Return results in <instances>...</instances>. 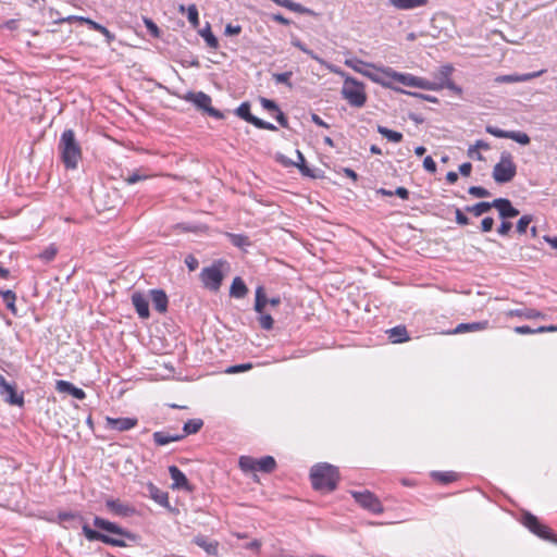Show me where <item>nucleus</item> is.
Here are the masks:
<instances>
[{
  "label": "nucleus",
  "mask_w": 557,
  "mask_h": 557,
  "mask_svg": "<svg viewBox=\"0 0 557 557\" xmlns=\"http://www.w3.org/2000/svg\"><path fill=\"white\" fill-rule=\"evenodd\" d=\"M494 226V219L491 216H486L481 222V230L482 232H491Z\"/></svg>",
  "instance_id": "69168bd1"
},
{
  "label": "nucleus",
  "mask_w": 557,
  "mask_h": 557,
  "mask_svg": "<svg viewBox=\"0 0 557 557\" xmlns=\"http://www.w3.org/2000/svg\"><path fill=\"white\" fill-rule=\"evenodd\" d=\"M236 115L246 122L252 124V121L257 117L250 113L249 102H243L235 111Z\"/></svg>",
  "instance_id": "4c0bfd02"
},
{
  "label": "nucleus",
  "mask_w": 557,
  "mask_h": 557,
  "mask_svg": "<svg viewBox=\"0 0 557 557\" xmlns=\"http://www.w3.org/2000/svg\"><path fill=\"white\" fill-rule=\"evenodd\" d=\"M258 471L270 473L276 467V461L272 456H264L260 459H257Z\"/></svg>",
  "instance_id": "2f4dec72"
},
{
  "label": "nucleus",
  "mask_w": 557,
  "mask_h": 557,
  "mask_svg": "<svg viewBox=\"0 0 557 557\" xmlns=\"http://www.w3.org/2000/svg\"><path fill=\"white\" fill-rule=\"evenodd\" d=\"M455 215H456L457 224L462 225V226L469 224V222H470L469 218L460 209H456Z\"/></svg>",
  "instance_id": "0e129e2a"
},
{
  "label": "nucleus",
  "mask_w": 557,
  "mask_h": 557,
  "mask_svg": "<svg viewBox=\"0 0 557 557\" xmlns=\"http://www.w3.org/2000/svg\"><path fill=\"white\" fill-rule=\"evenodd\" d=\"M432 478L443 484H448L458 479V474L454 471H433Z\"/></svg>",
  "instance_id": "473e14b6"
},
{
  "label": "nucleus",
  "mask_w": 557,
  "mask_h": 557,
  "mask_svg": "<svg viewBox=\"0 0 557 557\" xmlns=\"http://www.w3.org/2000/svg\"><path fill=\"white\" fill-rule=\"evenodd\" d=\"M0 395L5 403L22 407L24 405L23 394H17L14 385L7 382L5 377L0 373Z\"/></svg>",
  "instance_id": "9d476101"
},
{
  "label": "nucleus",
  "mask_w": 557,
  "mask_h": 557,
  "mask_svg": "<svg viewBox=\"0 0 557 557\" xmlns=\"http://www.w3.org/2000/svg\"><path fill=\"white\" fill-rule=\"evenodd\" d=\"M203 422L201 419H190L184 423L183 434L184 437L186 435L196 434L202 428Z\"/></svg>",
  "instance_id": "f704fd0d"
},
{
  "label": "nucleus",
  "mask_w": 557,
  "mask_h": 557,
  "mask_svg": "<svg viewBox=\"0 0 557 557\" xmlns=\"http://www.w3.org/2000/svg\"><path fill=\"white\" fill-rule=\"evenodd\" d=\"M341 94L355 108H361L367 102L366 86L351 76H345Z\"/></svg>",
  "instance_id": "20e7f679"
},
{
  "label": "nucleus",
  "mask_w": 557,
  "mask_h": 557,
  "mask_svg": "<svg viewBox=\"0 0 557 557\" xmlns=\"http://www.w3.org/2000/svg\"><path fill=\"white\" fill-rule=\"evenodd\" d=\"M187 99L189 101H191L199 109H202L203 111H206L207 108L211 104L210 96H208L207 94H205L202 91L191 92V94H189Z\"/></svg>",
  "instance_id": "b1692460"
},
{
  "label": "nucleus",
  "mask_w": 557,
  "mask_h": 557,
  "mask_svg": "<svg viewBox=\"0 0 557 557\" xmlns=\"http://www.w3.org/2000/svg\"><path fill=\"white\" fill-rule=\"evenodd\" d=\"M239 467L244 472L258 471L257 459L249 456L239 458Z\"/></svg>",
  "instance_id": "58836bf2"
},
{
  "label": "nucleus",
  "mask_w": 557,
  "mask_h": 557,
  "mask_svg": "<svg viewBox=\"0 0 557 557\" xmlns=\"http://www.w3.org/2000/svg\"><path fill=\"white\" fill-rule=\"evenodd\" d=\"M136 418H106V426L120 432L128 431L137 425Z\"/></svg>",
  "instance_id": "4468645a"
},
{
  "label": "nucleus",
  "mask_w": 557,
  "mask_h": 557,
  "mask_svg": "<svg viewBox=\"0 0 557 557\" xmlns=\"http://www.w3.org/2000/svg\"><path fill=\"white\" fill-rule=\"evenodd\" d=\"M145 25L149 32V34L153 37H159L160 30L159 27L149 18H145Z\"/></svg>",
  "instance_id": "bf43d9fd"
},
{
  "label": "nucleus",
  "mask_w": 557,
  "mask_h": 557,
  "mask_svg": "<svg viewBox=\"0 0 557 557\" xmlns=\"http://www.w3.org/2000/svg\"><path fill=\"white\" fill-rule=\"evenodd\" d=\"M268 304V298L264 294L263 286H258L256 289V300H255V310L258 313H262L264 311V307Z\"/></svg>",
  "instance_id": "e433bc0d"
},
{
  "label": "nucleus",
  "mask_w": 557,
  "mask_h": 557,
  "mask_svg": "<svg viewBox=\"0 0 557 557\" xmlns=\"http://www.w3.org/2000/svg\"><path fill=\"white\" fill-rule=\"evenodd\" d=\"M492 205H494V208L498 210L499 216L503 220L512 219L519 214V210L516 209L507 198L494 199Z\"/></svg>",
  "instance_id": "ddd939ff"
},
{
  "label": "nucleus",
  "mask_w": 557,
  "mask_h": 557,
  "mask_svg": "<svg viewBox=\"0 0 557 557\" xmlns=\"http://www.w3.org/2000/svg\"><path fill=\"white\" fill-rule=\"evenodd\" d=\"M509 135H510L509 139H512L520 145H529L530 144V137L527 133L519 132V131H510Z\"/></svg>",
  "instance_id": "c03bdc74"
},
{
  "label": "nucleus",
  "mask_w": 557,
  "mask_h": 557,
  "mask_svg": "<svg viewBox=\"0 0 557 557\" xmlns=\"http://www.w3.org/2000/svg\"><path fill=\"white\" fill-rule=\"evenodd\" d=\"M293 45L301 50L304 53L308 54L311 59L318 61L320 64H325V61L321 59L318 54H315L312 50L308 49L305 44L299 40L293 41Z\"/></svg>",
  "instance_id": "37998d69"
},
{
  "label": "nucleus",
  "mask_w": 557,
  "mask_h": 557,
  "mask_svg": "<svg viewBox=\"0 0 557 557\" xmlns=\"http://www.w3.org/2000/svg\"><path fill=\"white\" fill-rule=\"evenodd\" d=\"M488 327V321H480V322H471V323H460L458 324L451 334H462L468 332H480L486 330Z\"/></svg>",
  "instance_id": "412c9836"
},
{
  "label": "nucleus",
  "mask_w": 557,
  "mask_h": 557,
  "mask_svg": "<svg viewBox=\"0 0 557 557\" xmlns=\"http://www.w3.org/2000/svg\"><path fill=\"white\" fill-rule=\"evenodd\" d=\"M511 227H512L511 222L504 220L502 222V224L499 225V227L497 228V233L502 236H506L510 232Z\"/></svg>",
  "instance_id": "774afa93"
},
{
  "label": "nucleus",
  "mask_w": 557,
  "mask_h": 557,
  "mask_svg": "<svg viewBox=\"0 0 557 557\" xmlns=\"http://www.w3.org/2000/svg\"><path fill=\"white\" fill-rule=\"evenodd\" d=\"M392 343L398 344L409 341V335L405 326L398 325L387 331Z\"/></svg>",
  "instance_id": "5701e85b"
},
{
  "label": "nucleus",
  "mask_w": 557,
  "mask_h": 557,
  "mask_svg": "<svg viewBox=\"0 0 557 557\" xmlns=\"http://www.w3.org/2000/svg\"><path fill=\"white\" fill-rule=\"evenodd\" d=\"M251 368H252L251 363H242V364H235V366L228 367L225 372L234 374V373L245 372L247 370H250Z\"/></svg>",
  "instance_id": "5fc2aeb1"
},
{
  "label": "nucleus",
  "mask_w": 557,
  "mask_h": 557,
  "mask_svg": "<svg viewBox=\"0 0 557 557\" xmlns=\"http://www.w3.org/2000/svg\"><path fill=\"white\" fill-rule=\"evenodd\" d=\"M0 296L2 297L3 302L5 304L7 308L14 314H17V310L15 307V293L8 289V290H0Z\"/></svg>",
  "instance_id": "72a5a7b5"
},
{
  "label": "nucleus",
  "mask_w": 557,
  "mask_h": 557,
  "mask_svg": "<svg viewBox=\"0 0 557 557\" xmlns=\"http://www.w3.org/2000/svg\"><path fill=\"white\" fill-rule=\"evenodd\" d=\"M486 132L497 138H509L510 131H504L496 126L488 125L486 126Z\"/></svg>",
  "instance_id": "603ef678"
},
{
  "label": "nucleus",
  "mask_w": 557,
  "mask_h": 557,
  "mask_svg": "<svg viewBox=\"0 0 557 557\" xmlns=\"http://www.w3.org/2000/svg\"><path fill=\"white\" fill-rule=\"evenodd\" d=\"M381 73L385 76V79L391 78L408 87H417L418 85L419 77L413 76L412 74L399 73L391 67H383Z\"/></svg>",
  "instance_id": "f8f14e48"
},
{
  "label": "nucleus",
  "mask_w": 557,
  "mask_h": 557,
  "mask_svg": "<svg viewBox=\"0 0 557 557\" xmlns=\"http://www.w3.org/2000/svg\"><path fill=\"white\" fill-rule=\"evenodd\" d=\"M58 520L62 523H67L65 528H77V525L82 524L83 534L89 542L100 541L111 546L125 547L126 543L124 541V537L129 540L134 539V535L129 531L123 529L122 527L114 522H111L100 517H95L94 525L97 529L107 532L108 534L91 529L84 521V518L78 512H59Z\"/></svg>",
  "instance_id": "f257e3e1"
},
{
  "label": "nucleus",
  "mask_w": 557,
  "mask_h": 557,
  "mask_svg": "<svg viewBox=\"0 0 557 557\" xmlns=\"http://www.w3.org/2000/svg\"><path fill=\"white\" fill-rule=\"evenodd\" d=\"M544 71L525 73V74H508V75H499L495 77V83L497 84H513V83H522L529 82L533 78H536L543 74Z\"/></svg>",
  "instance_id": "2eb2a0df"
},
{
  "label": "nucleus",
  "mask_w": 557,
  "mask_h": 557,
  "mask_svg": "<svg viewBox=\"0 0 557 557\" xmlns=\"http://www.w3.org/2000/svg\"><path fill=\"white\" fill-rule=\"evenodd\" d=\"M259 314H260L259 315L260 326L267 331L271 330L273 327V323H274L273 318L270 314L264 313L263 311H262V313H259Z\"/></svg>",
  "instance_id": "de8ad7c7"
},
{
  "label": "nucleus",
  "mask_w": 557,
  "mask_h": 557,
  "mask_svg": "<svg viewBox=\"0 0 557 557\" xmlns=\"http://www.w3.org/2000/svg\"><path fill=\"white\" fill-rule=\"evenodd\" d=\"M185 264L189 271H195L198 268L199 262L193 255H188L185 258Z\"/></svg>",
  "instance_id": "338daca9"
},
{
  "label": "nucleus",
  "mask_w": 557,
  "mask_h": 557,
  "mask_svg": "<svg viewBox=\"0 0 557 557\" xmlns=\"http://www.w3.org/2000/svg\"><path fill=\"white\" fill-rule=\"evenodd\" d=\"M240 32H242V26L240 25L227 24L225 26L224 34L226 36H236L238 34H240Z\"/></svg>",
  "instance_id": "e2e57ef3"
},
{
  "label": "nucleus",
  "mask_w": 557,
  "mask_h": 557,
  "mask_svg": "<svg viewBox=\"0 0 557 557\" xmlns=\"http://www.w3.org/2000/svg\"><path fill=\"white\" fill-rule=\"evenodd\" d=\"M293 75V72H283V73H273L272 78L276 84H285L289 88L293 87V84L290 83V77Z\"/></svg>",
  "instance_id": "79ce46f5"
},
{
  "label": "nucleus",
  "mask_w": 557,
  "mask_h": 557,
  "mask_svg": "<svg viewBox=\"0 0 557 557\" xmlns=\"http://www.w3.org/2000/svg\"><path fill=\"white\" fill-rule=\"evenodd\" d=\"M132 304H133L137 314L139 315V318H141V319L149 318V315H150L149 301L144 294L138 293V292L134 293L132 295Z\"/></svg>",
  "instance_id": "f3484780"
},
{
  "label": "nucleus",
  "mask_w": 557,
  "mask_h": 557,
  "mask_svg": "<svg viewBox=\"0 0 557 557\" xmlns=\"http://www.w3.org/2000/svg\"><path fill=\"white\" fill-rule=\"evenodd\" d=\"M230 237H231V242L234 246L236 247H244V246H247L249 245V239L247 236L245 235H240V234H230Z\"/></svg>",
  "instance_id": "3c124183"
},
{
  "label": "nucleus",
  "mask_w": 557,
  "mask_h": 557,
  "mask_svg": "<svg viewBox=\"0 0 557 557\" xmlns=\"http://www.w3.org/2000/svg\"><path fill=\"white\" fill-rule=\"evenodd\" d=\"M417 88H422L426 90H437V82H429L424 78L419 77Z\"/></svg>",
  "instance_id": "6e6d98bb"
},
{
  "label": "nucleus",
  "mask_w": 557,
  "mask_h": 557,
  "mask_svg": "<svg viewBox=\"0 0 557 557\" xmlns=\"http://www.w3.org/2000/svg\"><path fill=\"white\" fill-rule=\"evenodd\" d=\"M55 389L59 393H66L72 395L74 398L83 400L86 397V393L82 389L73 385L69 381L59 380L55 382Z\"/></svg>",
  "instance_id": "a211bd4d"
},
{
  "label": "nucleus",
  "mask_w": 557,
  "mask_h": 557,
  "mask_svg": "<svg viewBox=\"0 0 557 557\" xmlns=\"http://www.w3.org/2000/svg\"><path fill=\"white\" fill-rule=\"evenodd\" d=\"M149 497L162 507L170 508L169 495L153 483L147 484Z\"/></svg>",
  "instance_id": "aec40b11"
},
{
  "label": "nucleus",
  "mask_w": 557,
  "mask_h": 557,
  "mask_svg": "<svg viewBox=\"0 0 557 557\" xmlns=\"http://www.w3.org/2000/svg\"><path fill=\"white\" fill-rule=\"evenodd\" d=\"M312 486L322 492H332L336 488L339 479L338 470L330 463H319L310 472Z\"/></svg>",
  "instance_id": "7ed1b4c3"
},
{
  "label": "nucleus",
  "mask_w": 557,
  "mask_h": 557,
  "mask_svg": "<svg viewBox=\"0 0 557 557\" xmlns=\"http://www.w3.org/2000/svg\"><path fill=\"white\" fill-rule=\"evenodd\" d=\"M260 103L268 111H278L277 104L271 99L261 98Z\"/></svg>",
  "instance_id": "052dcab7"
},
{
  "label": "nucleus",
  "mask_w": 557,
  "mask_h": 557,
  "mask_svg": "<svg viewBox=\"0 0 557 557\" xmlns=\"http://www.w3.org/2000/svg\"><path fill=\"white\" fill-rule=\"evenodd\" d=\"M391 3L399 10H411L420 4H423L424 2H391Z\"/></svg>",
  "instance_id": "13d9d810"
},
{
  "label": "nucleus",
  "mask_w": 557,
  "mask_h": 557,
  "mask_svg": "<svg viewBox=\"0 0 557 557\" xmlns=\"http://www.w3.org/2000/svg\"><path fill=\"white\" fill-rule=\"evenodd\" d=\"M199 35L203 38L207 46L211 49H218L219 41L218 38L211 32L210 24L207 23L206 27L199 30Z\"/></svg>",
  "instance_id": "7c9ffc66"
},
{
  "label": "nucleus",
  "mask_w": 557,
  "mask_h": 557,
  "mask_svg": "<svg viewBox=\"0 0 557 557\" xmlns=\"http://www.w3.org/2000/svg\"><path fill=\"white\" fill-rule=\"evenodd\" d=\"M183 438H184V435H180V434L172 435V434H168V433L161 432V431L153 433V441L158 446H164L172 442H178Z\"/></svg>",
  "instance_id": "393cba45"
},
{
  "label": "nucleus",
  "mask_w": 557,
  "mask_h": 557,
  "mask_svg": "<svg viewBox=\"0 0 557 557\" xmlns=\"http://www.w3.org/2000/svg\"><path fill=\"white\" fill-rule=\"evenodd\" d=\"M492 208H494V205H492V202L481 201L473 206H467L465 210L469 213H472L474 216H481L484 213L488 212Z\"/></svg>",
  "instance_id": "c756f323"
},
{
  "label": "nucleus",
  "mask_w": 557,
  "mask_h": 557,
  "mask_svg": "<svg viewBox=\"0 0 557 557\" xmlns=\"http://www.w3.org/2000/svg\"><path fill=\"white\" fill-rule=\"evenodd\" d=\"M468 193L471 196L478 197V198H486V197L491 196V193L486 188L481 187V186H471L468 189Z\"/></svg>",
  "instance_id": "09e8293b"
},
{
  "label": "nucleus",
  "mask_w": 557,
  "mask_h": 557,
  "mask_svg": "<svg viewBox=\"0 0 557 557\" xmlns=\"http://www.w3.org/2000/svg\"><path fill=\"white\" fill-rule=\"evenodd\" d=\"M195 544L206 550L209 555H218V543L209 542L205 536H196L194 540Z\"/></svg>",
  "instance_id": "c85d7f7f"
},
{
  "label": "nucleus",
  "mask_w": 557,
  "mask_h": 557,
  "mask_svg": "<svg viewBox=\"0 0 557 557\" xmlns=\"http://www.w3.org/2000/svg\"><path fill=\"white\" fill-rule=\"evenodd\" d=\"M187 18L194 27L199 25L198 10L195 4H191L187 8Z\"/></svg>",
  "instance_id": "a18cd8bd"
},
{
  "label": "nucleus",
  "mask_w": 557,
  "mask_h": 557,
  "mask_svg": "<svg viewBox=\"0 0 557 557\" xmlns=\"http://www.w3.org/2000/svg\"><path fill=\"white\" fill-rule=\"evenodd\" d=\"M377 133L385 137L387 140L393 143H400L403 140V134L385 126L379 125Z\"/></svg>",
  "instance_id": "c9c22d12"
},
{
  "label": "nucleus",
  "mask_w": 557,
  "mask_h": 557,
  "mask_svg": "<svg viewBox=\"0 0 557 557\" xmlns=\"http://www.w3.org/2000/svg\"><path fill=\"white\" fill-rule=\"evenodd\" d=\"M507 315L509 317H519V318H524V319H536V318H542L543 314L537 311L536 309H532V308H519V309H513V310H509L507 312Z\"/></svg>",
  "instance_id": "bb28decb"
},
{
  "label": "nucleus",
  "mask_w": 557,
  "mask_h": 557,
  "mask_svg": "<svg viewBox=\"0 0 557 557\" xmlns=\"http://www.w3.org/2000/svg\"><path fill=\"white\" fill-rule=\"evenodd\" d=\"M55 255H57V248H55V247H53V246H50V247L46 248V249H45V250L39 255V257H40L44 261L49 262V261H51V260H53V259H54Z\"/></svg>",
  "instance_id": "4d7b16f0"
},
{
  "label": "nucleus",
  "mask_w": 557,
  "mask_h": 557,
  "mask_svg": "<svg viewBox=\"0 0 557 557\" xmlns=\"http://www.w3.org/2000/svg\"><path fill=\"white\" fill-rule=\"evenodd\" d=\"M58 152L66 170H76L83 158L82 146L73 129H65L58 143Z\"/></svg>",
  "instance_id": "f03ea898"
},
{
  "label": "nucleus",
  "mask_w": 557,
  "mask_h": 557,
  "mask_svg": "<svg viewBox=\"0 0 557 557\" xmlns=\"http://www.w3.org/2000/svg\"><path fill=\"white\" fill-rule=\"evenodd\" d=\"M355 500L364 509L373 513H382L384 508L380 499L370 491L350 492Z\"/></svg>",
  "instance_id": "1a4fd4ad"
},
{
  "label": "nucleus",
  "mask_w": 557,
  "mask_h": 557,
  "mask_svg": "<svg viewBox=\"0 0 557 557\" xmlns=\"http://www.w3.org/2000/svg\"><path fill=\"white\" fill-rule=\"evenodd\" d=\"M531 222H532L531 215H528V214L522 215L517 222V232L519 234H524Z\"/></svg>",
  "instance_id": "49530a36"
},
{
  "label": "nucleus",
  "mask_w": 557,
  "mask_h": 557,
  "mask_svg": "<svg viewBox=\"0 0 557 557\" xmlns=\"http://www.w3.org/2000/svg\"><path fill=\"white\" fill-rule=\"evenodd\" d=\"M522 523L539 537L557 543V536L552 533L548 527L542 524L534 515L525 512L522 517Z\"/></svg>",
  "instance_id": "0eeeda50"
},
{
  "label": "nucleus",
  "mask_w": 557,
  "mask_h": 557,
  "mask_svg": "<svg viewBox=\"0 0 557 557\" xmlns=\"http://www.w3.org/2000/svg\"><path fill=\"white\" fill-rule=\"evenodd\" d=\"M453 71H454V67L450 64H445V65L440 66V69L437 70V72L435 74V79L437 82L438 89H444V85H445L446 81H451L450 75H451Z\"/></svg>",
  "instance_id": "a878e982"
},
{
  "label": "nucleus",
  "mask_w": 557,
  "mask_h": 557,
  "mask_svg": "<svg viewBox=\"0 0 557 557\" xmlns=\"http://www.w3.org/2000/svg\"><path fill=\"white\" fill-rule=\"evenodd\" d=\"M345 64L351 67L354 71L367 76L372 82L381 84L383 86H389V83L385 79V76L381 73L383 67H375L373 64L364 63L358 59L346 60Z\"/></svg>",
  "instance_id": "423d86ee"
},
{
  "label": "nucleus",
  "mask_w": 557,
  "mask_h": 557,
  "mask_svg": "<svg viewBox=\"0 0 557 557\" xmlns=\"http://www.w3.org/2000/svg\"><path fill=\"white\" fill-rule=\"evenodd\" d=\"M147 178H149V175L140 174L139 172H134V173L129 174L128 176L124 177V182L128 185H133L138 182L145 181Z\"/></svg>",
  "instance_id": "8fccbe9b"
},
{
  "label": "nucleus",
  "mask_w": 557,
  "mask_h": 557,
  "mask_svg": "<svg viewBox=\"0 0 557 557\" xmlns=\"http://www.w3.org/2000/svg\"><path fill=\"white\" fill-rule=\"evenodd\" d=\"M296 153H297V158H298L297 162H287V161H283V162L285 164H293V165L297 166L304 176L315 177V174L313 173V171L307 166L304 154L299 150H296Z\"/></svg>",
  "instance_id": "cd10ccee"
},
{
  "label": "nucleus",
  "mask_w": 557,
  "mask_h": 557,
  "mask_svg": "<svg viewBox=\"0 0 557 557\" xmlns=\"http://www.w3.org/2000/svg\"><path fill=\"white\" fill-rule=\"evenodd\" d=\"M72 20L79 21L81 23H86L89 25L90 29H94L99 33H101L104 29L103 25H101L88 17H84V16H67L66 18H63L62 21H72Z\"/></svg>",
  "instance_id": "ea45409f"
},
{
  "label": "nucleus",
  "mask_w": 557,
  "mask_h": 557,
  "mask_svg": "<svg viewBox=\"0 0 557 557\" xmlns=\"http://www.w3.org/2000/svg\"><path fill=\"white\" fill-rule=\"evenodd\" d=\"M423 168L428 172H430V173H435L436 172V163L432 159V157L428 156V157L424 158V160H423Z\"/></svg>",
  "instance_id": "680f3d73"
},
{
  "label": "nucleus",
  "mask_w": 557,
  "mask_h": 557,
  "mask_svg": "<svg viewBox=\"0 0 557 557\" xmlns=\"http://www.w3.org/2000/svg\"><path fill=\"white\" fill-rule=\"evenodd\" d=\"M106 507L112 515L121 518L131 517L136 512L135 507L131 504L114 498L107 499Z\"/></svg>",
  "instance_id": "9b49d317"
},
{
  "label": "nucleus",
  "mask_w": 557,
  "mask_h": 557,
  "mask_svg": "<svg viewBox=\"0 0 557 557\" xmlns=\"http://www.w3.org/2000/svg\"><path fill=\"white\" fill-rule=\"evenodd\" d=\"M150 296L154 310L160 313H164L168 310L169 304L166 294L162 289H151Z\"/></svg>",
  "instance_id": "6ab92c4d"
},
{
  "label": "nucleus",
  "mask_w": 557,
  "mask_h": 557,
  "mask_svg": "<svg viewBox=\"0 0 557 557\" xmlns=\"http://www.w3.org/2000/svg\"><path fill=\"white\" fill-rule=\"evenodd\" d=\"M248 293V288L242 277L236 276L231 285L230 295L233 298H244Z\"/></svg>",
  "instance_id": "4be33fe9"
},
{
  "label": "nucleus",
  "mask_w": 557,
  "mask_h": 557,
  "mask_svg": "<svg viewBox=\"0 0 557 557\" xmlns=\"http://www.w3.org/2000/svg\"><path fill=\"white\" fill-rule=\"evenodd\" d=\"M517 166L509 152H502L499 162L494 165L493 178L498 184H505L513 180Z\"/></svg>",
  "instance_id": "39448f33"
},
{
  "label": "nucleus",
  "mask_w": 557,
  "mask_h": 557,
  "mask_svg": "<svg viewBox=\"0 0 557 557\" xmlns=\"http://www.w3.org/2000/svg\"><path fill=\"white\" fill-rule=\"evenodd\" d=\"M252 125L260 129H268V131H276L277 129L276 126L273 125L272 123L265 122L259 117H256L252 121Z\"/></svg>",
  "instance_id": "864d4df0"
},
{
  "label": "nucleus",
  "mask_w": 557,
  "mask_h": 557,
  "mask_svg": "<svg viewBox=\"0 0 557 557\" xmlns=\"http://www.w3.org/2000/svg\"><path fill=\"white\" fill-rule=\"evenodd\" d=\"M169 473L173 481L172 488L191 491L186 475L176 466H170Z\"/></svg>",
  "instance_id": "dca6fc26"
},
{
  "label": "nucleus",
  "mask_w": 557,
  "mask_h": 557,
  "mask_svg": "<svg viewBox=\"0 0 557 557\" xmlns=\"http://www.w3.org/2000/svg\"><path fill=\"white\" fill-rule=\"evenodd\" d=\"M200 280L203 286L211 290L218 292L223 281V273L219 264L203 268L200 273Z\"/></svg>",
  "instance_id": "6e6552de"
},
{
  "label": "nucleus",
  "mask_w": 557,
  "mask_h": 557,
  "mask_svg": "<svg viewBox=\"0 0 557 557\" xmlns=\"http://www.w3.org/2000/svg\"><path fill=\"white\" fill-rule=\"evenodd\" d=\"M72 20L79 21L81 23H86L89 25L90 29H94L99 33H101L104 29L103 25H101L88 17H84V16H67L66 18H63L62 21H72Z\"/></svg>",
  "instance_id": "a19ab883"
}]
</instances>
